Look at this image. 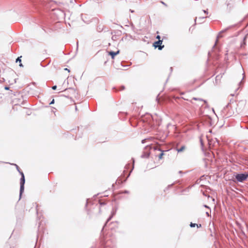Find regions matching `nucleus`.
Returning <instances> with one entry per match:
<instances>
[{
  "label": "nucleus",
  "mask_w": 248,
  "mask_h": 248,
  "mask_svg": "<svg viewBox=\"0 0 248 248\" xmlns=\"http://www.w3.org/2000/svg\"><path fill=\"white\" fill-rule=\"evenodd\" d=\"M16 166L17 170L20 173L21 176H22L21 178V179H20V194H21L23 192V191H24V186L25 181V177H24V175L23 172L20 171L19 168L18 167V166L17 165H16Z\"/></svg>",
  "instance_id": "1"
},
{
  "label": "nucleus",
  "mask_w": 248,
  "mask_h": 248,
  "mask_svg": "<svg viewBox=\"0 0 248 248\" xmlns=\"http://www.w3.org/2000/svg\"><path fill=\"white\" fill-rule=\"evenodd\" d=\"M248 177V174L245 173V174H237L235 175V178L237 180V181L240 182H242L244 181H245Z\"/></svg>",
  "instance_id": "2"
},
{
  "label": "nucleus",
  "mask_w": 248,
  "mask_h": 248,
  "mask_svg": "<svg viewBox=\"0 0 248 248\" xmlns=\"http://www.w3.org/2000/svg\"><path fill=\"white\" fill-rule=\"evenodd\" d=\"M239 1L240 0H227L226 3L227 6L231 8L236 5Z\"/></svg>",
  "instance_id": "3"
},
{
  "label": "nucleus",
  "mask_w": 248,
  "mask_h": 248,
  "mask_svg": "<svg viewBox=\"0 0 248 248\" xmlns=\"http://www.w3.org/2000/svg\"><path fill=\"white\" fill-rule=\"evenodd\" d=\"M162 40H158L154 43V46L155 47H158L159 50H161L164 47V46H161V45L162 43Z\"/></svg>",
  "instance_id": "4"
},
{
  "label": "nucleus",
  "mask_w": 248,
  "mask_h": 248,
  "mask_svg": "<svg viewBox=\"0 0 248 248\" xmlns=\"http://www.w3.org/2000/svg\"><path fill=\"white\" fill-rule=\"evenodd\" d=\"M120 50H118L116 52H113V51H109L108 52V55L111 56V58L113 59L116 55L119 54Z\"/></svg>",
  "instance_id": "5"
},
{
  "label": "nucleus",
  "mask_w": 248,
  "mask_h": 248,
  "mask_svg": "<svg viewBox=\"0 0 248 248\" xmlns=\"http://www.w3.org/2000/svg\"><path fill=\"white\" fill-rule=\"evenodd\" d=\"M190 226L191 227H195V226H197V227H201V226H202L201 224H197L193 223H191Z\"/></svg>",
  "instance_id": "6"
},
{
  "label": "nucleus",
  "mask_w": 248,
  "mask_h": 248,
  "mask_svg": "<svg viewBox=\"0 0 248 248\" xmlns=\"http://www.w3.org/2000/svg\"><path fill=\"white\" fill-rule=\"evenodd\" d=\"M186 149L185 146H182L180 148L177 149V150L178 152H181L184 151Z\"/></svg>",
  "instance_id": "7"
},
{
  "label": "nucleus",
  "mask_w": 248,
  "mask_h": 248,
  "mask_svg": "<svg viewBox=\"0 0 248 248\" xmlns=\"http://www.w3.org/2000/svg\"><path fill=\"white\" fill-rule=\"evenodd\" d=\"M21 57V56H20V57H18V58H17V59H16V62H19L20 63V64H19V66H21V67H22V66H23V65H22V63H21V59H20Z\"/></svg>",
  "instance_id": "8"
},
{
  "label": "nucleus",
  "mask_w": 248,
  "mask_h": 248,
  "mask_svg": "<svg viewBox=\"0 0 248 248\" xmlns=\"http://www.w3.org/2000/svg\"><path fill=\"white\" fill-rule=\"evenodd\" d=\"M164 155V153L162 152L159 155V159H161L163 158V156Z\"/></svg>",
  "instance_id": "9"
},
{
  "label": "nucleus",
  "mask_w": 248,
  "mask_h": 248,
  "mask_svg": "<svg viewBox=\"0 0 248 248\" xmlns=\"http://www.w3.org/2000/svg\"><path fill=\"white\" fill-rule=\"evenodd\" d=\"M53 90H56L57 89V86L55 85L52 87Z\"/></svg>",
  "instance_id": "10"
},
{
  "label": "nucleus",
  "mask_w": 248,
  "mask_h": 248,
  "mask_svg": "<svg viewBox=\"0 0 248 248\" xmlns=\"http://www.w3.org/2000/svg\"><path fill=\"white\" fill-rule=\"evenodd\" d=\"M156 38L158 39V40H160V36L159 35H157L156 37Z\"/></svg>",
  "instance_id": "11"
},
{
  "label": "nucleus",
  "mask_w": 248,
  "mask_h": 248,
  "mask_svg": "<svg viewBox=\"0 0 248 248\" xmlns=\"http://www.w3.org/2000/svg\"><path fill=\"white\" fill-rule=\"evenodd\" d=\"M54 103V99H53L52 101L50 103V105Z\"/></svg>",
  "instance_id": "12"
},
{
  "label": "nucleus",
  "mask_w": 248,
  "mask_h": 248,
  "mask_svg": "<svg viewBox=\"0 0 248 248\" xmlns=\"http://www.w3.org/2000/svg\"><path fill=\"white\" fill-rule=\"evenodd\" d=\"M5 89L6 90H8L9 89V88L8 87H5Z\"/></svg>",
  "instance_id": "13"
},
{
  "label": "nucleus",
  "mask_w": 248,
  "mask_h": 248,
  "mask_svg": "<svg viewBox=\"0 0 248 248\" xmlns=\"http://www.w3.org/2000/svg\"><path fill=\"white\" fill-rule=\"evenodd\" d=\"M64 70H67L69 72H70V70H68L67 68H65Z\"/></svg>",
  "instance_id": "14"
},
{
  "label": "nucleus",
  "mask_w": 248,
  "mask_h": 248,
  "mask_svg": "<svg viewBox=\"0 0 248 248\" xmlns=\"http://www.w3.org/2000/svg\"><path fill=\"white\" fill-rule=\"evenodd\" d=\"M206 215H207L208 216H209V213H208V212H206Z\"/></svg>",
  "instance_id": "15"
},
{
  "label": "nucleus",
  "mask_w": 248,
  "mask_h": 248,
  "mask_svg": "<svg viewBox=\"0 0 248 248\" xmlns=\"http://www.w3.org/2000/svg\"><path fill=\"white\" fill-rule=\"evenodd\" d=\"M110 219V217L108 219L107 222H108Z\"/></svg>",
  "instance_id": "16"
},
{
  "label": "nucleus",
  "mask_w": 248,
  "mask_h": 248,
  "mask_svg": "<svg viewBox=\"0 0 248 248\" xmlns=\"http://www.w3.org/2000/svg\"><path fill=\"white\" fill-rule=\"evenodd\" d=\"M193 99H194V100H197V99L196 98H193Z\"/></svg>",
  "instance_id": "17"
}]
</instances>
